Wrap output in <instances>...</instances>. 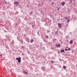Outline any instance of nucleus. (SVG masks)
<instances>
[{
    "label": "nucleus",
    "instance_id": "nucleus-11",
    "mask_svg": "<svg viewBox=\"0 0 77 77\" xmlns=\"http://www.w3.org/2000/svg\"><path fill=\"white\" fill-rule=\"evenodd\" d=\"M72 40H70V41L69 43L70 44L72 43Z\"/></svg>",
    "mask_w": 77,
    "mask_h": 77
},
{
    "label": "nucleus",
    "instance_id": "nucleus-6",
    "mask_svg": "<svg viewBox=\"0 0 77 77\" xmlns=\"http://www.w3.org/2000/svg\"><path fill=\"white\" fill-rule=\"evenodd\" d=\"M34 40L33 39H32V40H31L30 42L31 43H33V42H34Z\"/></svg>",
    "mask_w": 77,
    "mask_h": 77
},
{
    "label": "nucleus",
    "instance_id": "nucleus-2",
    "mask_svg": "<svg viewBox=\"0 0 77 77\" xmlns=\"http://www.w3.org/2000/svg\"><path fill=\"white\" fill-rule=\"evenodd\" d=\"M58 26H59V28H62V24L61 23H58Z\"/></svg>",
    "mask_w": 77,
    "mask_h": 77
},
{
    "label": "nucleus",
    "instance_id": "nucleus-17",
    "mask_svg": "<svg viewBox=\"0 0 77 77\" xmlns=\"http://www.w3.org/2000/svg\"><path fill=\"white\" fill-rule=\"evenodd\" d=\"M50 31L49 30H47V33H48L49 32H50Z\"/></svg>",
    "mask_w": 77,
    "mask_h": 77
},
{
    "label": "nucleus",
    "instance_id": "nucleus-3",
    "mask_svg": "<svg viewBox=\"0 0 77 77\" xmlns=\"http://www.w3.org/2000/svg\"><path fill=\"white\" fill-rule=\"evenodd\" d=\"M41 69H43V71H45V67H42Z\"/></svg>",
    "mask_w": 77,
    "mask_h": 77
},
{
    "label": "nucleus",
    "instance_id": "nucleus-8",
    "mask_svg": "<svg viewBox=\"0 0 77 77\" xmlns=\"http://www.w3.org/2000/svg\"><path fill=\"white\" fill-rule=\"evenodd\" d=\"M53 40L54 42H55V41L57 40V39H56V38H53Z\"/></svg>",
    "mask_w": 77,
    "mask_h": 77
},
{
    "label": "nucleus",
    "instance_id": "nucleus-23",
    "mask_svg": "<svg viewBox=\"0 0 77 77\" xmlns=\"http://www.w3.org/2000/svg\"><path fill=\"white\" fill-rule=\"evenodd\" d=\"M65 50L66 51H67V49H65Z\"/></svg>",
    "mask_w": 77,
    "mask_h": 77
},
{
    "label": "nucleus",
    "instance_id": "nucleus-14",
    "mask_svg": "<svg viewBox=\"0 0 77 77\" xmlns=\"http://www.w3.org/2000/svg\"><path fill=\"white\" fill-rule=\"evenodd\" d=\"M63 69H65L66 68V66H63Z\"/></svg>",
    "mask_w": 77,
    "mask_h": 77
},
{
    "label": "nucleus",
    "instance_id": "nucleus-25",
    "mask_svg": "<svg viewBox=\"0 0 77 77\" xmlns=\"http://www.w3.org/2000/svg\"><path fill=\"white\" fill-rule=\"evenodd\" d=\"M14 42V40H13V41H12V43L13 44Z\"/></svg>",
    "mask_w": 77,
    "mask_h": 77
},
{
    "label": "nucleus",
    "instance_id": "nucleus-16",
    "mask_svg": "<svg viewBox=\"0 0 77 77\" xmlns=\"http://www.w3.org/2000/svg\"><path fill=\"white\" fill-rule=\"evenodd\" d=\"M68 17H65V19H66L67 20H68Z\"/></svg>",
    "mask_w": 77,
    "mask_h": 77
},
{
    "label": "nucleus",
    "instance_id": "nucleus-15",
    "mask_svg": "<svg viewBox=\"0 0 77 77\" xmlns=\"http://www.w3.org/2000/svg\"><path fill=\"white\" fill-rule=\"evenodd\" d=\"M57 46L58 47H60V45H57Z\"/></svg>",
    "mask_w": 77,
    "mask_h": 77
},
{
    "label": "nucleus",
    "instance_id": "nucleus-32",
    "mask_svg": "<svg viewBox=\"0 0 77 77\" xmlns=\"http://www.w3.org/2000/svg\"><path fill=\"white\" fill-rule=\"evenodd\" d=\"M50 2H51V1H50Z\"/></svg>",
    "mask_w": 77,
    "mask_h": 77
},
{
    "label": "nucleus",
    "instance_id": "nucleus-20",
    "mask_svg": "<svg viewBox=\"0 0 77 77\" xmlns=\"http://www.w3.org/2000/svg\"><path fill=\"white\" fill-rule=\"evenodd\" d=\"M51 62L52 63H54V62L52 60V61H51Z\"/></svg>",
    "mask_w": 77,
    "mask_h": 77
},
{
    "label": "nucleus",
    "instance_id": "nucleus-29",
    "mask_svg": "<svg viewBox=\"0 0 77 77\" xmlns=\"http://www.w3.org/2000/svg\"><path fill=\"white\" fill-rule=\"evenodd\" d=\"M58 10H59V8H58Z\"/></svg>",
    "mask_w": 77,
    "mask_h": 77
},
{
    "label": "nucleus",
    "instance_id": "nucleus-33",
    "mask_svg": "<svg viewBox=\"0 0 77 77\" xmlns=\"http://www.w3.org/2000/svg\"><path fill=\"white\" fill-rule=\"evenodd\" d=\"M47 1H49V0H47Z\"/></svg>",
    "mask_w": 77,
    "mask_h": 77
},
{
    "label": "nucleus",
    "instance_id": "nucleus-12",
    "mask_svg": "<svg viewBox=\"0 0 77 77\" xmlns=\"http://www.w3.org/2000/svg\"><path fill=\"white\" fill-rule=\"evenodd\" d=\"M23 72H24V73L25 74H27V72H26L25 71H23Z\"/></svg>",
    "mask_w": 77,
    "mask_h": 77
},
{
    "label": "nucleus",
    "instance_id": "nucleus-7",
    "mask_svg": "<svg viewBox=\"0 0 77 77\" xmlns=\"http://www.w3.org/2000/svg\"><path fill=\"white\" fill-rule=\"evenodd\" d=\"M65 51L64 50V49H62L61 50V52L62 53L63 52H64Z\"/></svg>",
    "mask_w": 77,
    "mask_h": 77
},
{
    "label": "nucleus",
    "instance_id": "nucleus-19",
    "mask_svg": "<svg viewBox=\"0 0 77 77\" xmlns=\"http://www.w3.org/2000/svg\"><path fill=\"white\" fill-rule=\"evenodd\" d=\"M46 38H48V35H47V36H46Z\"/></svg>",
    "mask_w": 77,
    "mask_h": 77
},
{
    "label": "nucleus",
    "instance_id": "nucleus-5",
    "mask_svg": "<svg viewBox=\"0 0 77 77\" xmlns=\"http://www.w3.org/2000/svg\"><path fill=\"white\" fill-rule=\"evenodd\" d=\"M65 4V2H62L61 4V5H62L63 6H64V4Z\"/></svg>",
    "mask_w": 77,
    "mask_h": 77
},
{
    "label": "nucleus",
    "instance_id": "nucleus-21",
    "mask_svg": "<svg viewBox=\"0 0 77 77\" xmlns=\"http://www.w3.org/2000/svg\"><path fill=\"white\" fill-rule=\"evenodd\" d=\"M32 26L33 28H34V25H32Z\"/></svg>",
    "mask_w": 77,
    "mask_h": 77
},
{
    "label": "nucleus",
    "instance_id": "nucleus-26",
    "mask_svg": "<svg viewBox=\"0 0 77 77\" xmlns=\"http://www.w3.org/2000/svg\"><path fill=\"white\" fill-rule=\"evenodd\" d=\"M17 39H18V40H19V37H17Z\"/></svg>",
    "mask_w": 77,
    "mask_h": 77
},
{
    "label": "nucleus",
    "instance_id": "nucleus-24",
    "mask_svg": "<svg viewBox=\"0 0 77 77\" xmlns=\"http://www.w3.org/2000/svg\"><path fill=\"white\" fill-rule=\"evenodd\" d=\"M23 42V40H21V42Z\"/></svg>",
    "mask_w": 77,
    "mask_h": 77
},
{
    "label": "nucleus",
    "instance_id": "nucleus-28",
    "mask_svg": "<svg viewBox=\"0 0 77 77\" xmlns=\"http://www.w3.org/2000/svg\"><path fill=\"white\" fill-rule=\"evenodd\" d=\"M54 4V2H52V4Z\"/></svg>",
    "mask_w": 77,
    "mask_h": 77
},
{
    "label": "nucleus",
    "instance_id": "nucleus-9",
    "mask_svg": "<svg viewBox=\"0 0 77 77\" xmlns=\"http://www.w3.org/2000/svg\"><path fill=\"white\" fill-rule=\"evenodd\" d=\"M43 41L44 42H45V43H46V42H48V41L47 40H45V39H43Z\"/></svg>",
    "mask_w": 77,
    "mask_h": 77
},
{
    "label": "nucleus",
    "instance_id": "nucleus-18",
    "mask_svg": "<svg viewBox=\"0 0 77 77\" xmlns=\"http://www.w3.org/2000/svg\"><path fill=\"white\" fill-rule=\"evenodd\" d=\"M58 32V31H56V32H55V34H57Z\"/></svg>",
    "mask_w": 77,
    "mask_h": 77
},
{
    "label": "nucleus",
    "instance_id": "nucleus-31",
    "mask_svg": "<svg viewBox=\"0 0 77 77\" xmlns=\"http://www.w3.org/2000/svg\"><path fill=\"white\" fill-rule=\"evenodd\" d=\"M72 33H71V32H70V34H71Z\"/></svg>",
    "mask_w": 77,
    "mask_h": 77
},
{
    "label": "nucleus",
    "instance_id": "nucleus-22",
    "mask_svg": "<svg viewBox=\"0 0 77 77\" xmlns=\"http://www.w3.org/2000/svg\"><path fill=\"white\" fill-rule=\"evenodd\" d=\"M71 49V48H69L68 49V51H70Z\"/></svg>",
    "mask_w": 77,
    "mask_h": 77
},
{
    "label": "nucleus",
    "instance_id": "nucleus-10",
    "mask_svg": "<svg viewBox=\"0 0 77 77\" xmlns=\"http://www.w3.org/2000/svg\"><path fill=\"white\" fill-rule=\"evenodd\" d=\"M70 19H67V23H68L69 22V21H70Z\"/></svg>",
    "mask_w": 77,
    "mask_h": 77
},
{
    "label": "nucleus",
    "instance_id": "nucleus-27",
    "mask_svg": "<svg viewBox=\"0 0 77 77\" xmlns=\"http://www.w3.org/2000/svg\"><path fill=\"white\" fill-rule=\"evenodd\" d=\"M0 55H1V57H2V54H0Z\"/></svg>",
    "mask_w": 77,
    "mask_h": 77
},
{
    "label": "nucleus",
    "instance_id": "nucleus-1",
    "mask_svg": "<svg viewBox=\"0 0 77 77\" xmlns=\"http://www.w3.org/2000/svg\"><path fill=\"white\" fill-rule=\"evenodd\" d=\"M16 60H18V62L19 63H21V58L19 57V58H17L16 59Z\"/></svg>",
    "mask_w": 77,
    "mask_h": 77
},
{
    "label": "nucleus",
    "instance_id": "nucleus-4",
    "mask_svg": "<svg viewBox=\"0 0 77 77\" xmlns=\"http://www.w3.org/2000/svg\"><path fill=\"white\" fill-rule=\"evenodd\" d=\"M14 5H16L17 6L18 5V2H14Z\"/></svg>",
    "mask_w": 77,
    "mask_h": 77
},
{
    "label": "nucleus",
    "instance_id": "nucleus-13",
    "mask_svg": "<svg viewBox=\"0 0 77 77\" xmlns=\"http://www.w3.org/2000/svg\"><path fill=\"white\" fill-rule=\"evenodd\" d=\"M33 13L32 12V11H31L30 13H29V14H30V15H31V14H32Z\"/></svg>",
    "mask_w": 77,
    "mask_h": 77
},
{
    "label": "nucleus",
    "instance_id": "nucleus-34",
    "mask_svg": "<svg viewBox=\"0 0 77 77\" xmlns=\"http://www.w3.org/2000/svg\"><path fill=\"white\" fill-rule=\"evenodd\" d=\"M40 45H42L41 44Z\"/></svg>",
    "mask_w": 77,
    "mask_h": 77
},
{
    "label": "nucleus",
    "instance_id": "nucleus-30",
    "mask_svg": "<svg viewBox=\"0 0 77 77\" xmlns=\"http://www.w3.org/2000/svg\"><path fill=\"white\" fill-rule=\"evenodd\" d=\"M72 1H70V3H72Z\"/></svg>",
    "mask_w": 77,
    "mask_h": 77
}]
</instances>
